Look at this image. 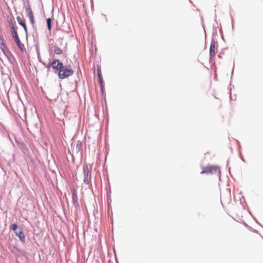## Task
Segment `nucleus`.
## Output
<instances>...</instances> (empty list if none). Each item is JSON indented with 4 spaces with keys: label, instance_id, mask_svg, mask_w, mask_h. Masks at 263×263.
<instances>
[{
    "label": "nucleus",
    "instance_id": "f257e3e1",
    "mask_svg": "<svg viewBox=\"0 0 263 263\" xmlns=\"http://www.w3.org/2000/svg\"><path fill=\"white\" fill-rule=\"evenodd\" d=\"M73 73V70L71 69L70 66H65V68L61 69L59 72V77L61 79L68 78Z\"/></svg>",
    "mask_w": 263,
    "mask_h": 263
},
{
    "label": "nucleus",
    "instance_id": "f03ea898",
    "mask_svg": "<svg viewBox=\"0 0 263 263\" xmlns=\"http://www.w3.org/2000/svg\"><path fill=\"white\" fill-rule=\"evenodd\" d=\"M11 33L12 34V36L13 38L14 39V40L17 44V47L20 49L21 51H23L24 50V45L21 42L19 37L18 36V34L17 33V31L14 28V27L12 26L11 27Z\"/></svg>",
    "mask_w": 263,
    "mask_h": 263
},
{
    "label": "nucleus",
    "instance_id": "7ed1b4c3",
    "mask_svg": "<svg viewBox=\"0 0 263 263\" xmlns=\"http://www.w3.org/2000/svg\"><path fill=\"white\" fill-rule=\"evenodd\" d=\"M91 168V167H88L87 164H84L83 165L84 182L86 184H88L89 183V179L90 178L91 176L90 174Z\"/></svg>",
    "mask_w": 263,
    "mask_h": 263
},
{
    "label": "nucleus",
    "instance_id": "20e7f679",
    "mask_svg": "<svg viewBox=\"0 0 263 263\" xmlns=\"http://www.w3.org/2000/svg\"><path fill=\"white\" fill-rule=\"evenodd\" d=\"M50 67H52L53 69L58 71L59 72L61 70V69L64 68L63 63L57 59L53 60L52 62L49 63L47 66V68H49Z\"/></svg>",
    "mask_w": 263,
    "mask_h": 263
},
{
    "label": "nucleus",
    "instance_id": "39448f33",
    "mask_svg": "<svg viewBox=\"0 0 263 263\" xmlns=\"http://www.w3.org/2000/svg\"><path fill=\"white\" fill-rule=\"evenodd\" d=\"M0 48L4 53V54L8 58L11 56V53L9 49L6 46L4 43L2 42L0 43Z\"/></svg>",
    "mask_w": 263,
    "mask_h": 263
},
{
    "label": "nucleus",
    "instance_id": "423d86ee",
    "mask_svg": "<svg viewBox=\"0 0 263 263\" xmlns=\"http://www.w3.org/2000/svg\"><path fill=\"white\" fill-rule=\"evenodd\" d=\"M26 11L28 14V15L29 16V18L31 23L32 24H33L34 23L35 20H34L32 11L29 5H28V6L26 7Z\"/></svg>",
    "mask_w": 263,
    "mask_h": 263
},
{
    "label": "nucleus",
    "instance_id": "0eeeda50",
    "mask_svg": "<svg viewBox=\"0 0 263 263\" xmlns=\"http://www.w3.org/2000/svg\"><path fill=\"white\" fill-rule=\"evenodd\" d=\"M15 234L17 237H19L20 240L22 242H25V237L24 235V233H23L22 229H20L18 231H17V232H15Z\"/></svg>",
    "mask_w": 263,
    "mask_h": 263
},
{
    "label": "nucleus",
    "instance_id": "6e6552de",
    "mask_svg": "<svg viewBox=\"0 0 263 263\" xmlns=\"http://www.w3.org/2000/svg\"><path fill=\"white\" fill-rule=\"evenodd\" d=\"M215 42H212L210 45V54L211 57H214L215 55Z\"/></svg>",
    "mask_w": 263,
    "mask_h": 263
},
{
    "label": "nucleus",
    "instance_id": "1a4fd4ad",
    "mask_svg": "<svg viewBox=\"0 0 263 263\" xmlns=\"http://www.w3.org/2000/svg\"><path fill=\"white\" fill-rule=\"evenodd\" d=\"M16 19H17L19 24H20L21 26H22L23 27L24 29H25V30L26 31H27V27L26 26V24H25L24 21L19 16H17Z\"/></svg>",
    "mask_w": 263,
    "mask_h": 263
},
{
    "label": "nucleus",
    "instance_id": "9d476101",
    "mask_svg": "<svg viewBox=\"0 0 263 263\" xmlns=\"http://www.w3.org/2000/svg\"><path fill=\"white\" fill-rule=\"evenodd\" d=\"M82 147V143L81 141L79 140L77 142L76 147V151L77 152H79L81 149Z\"/></svg>",
    "mask_w": 263,
    "mask_h": 263
},
{
    "label": "nucleus",
    "instance_id": "9b49d317",
    "mask_svg": "<svg viewBox=\"0 0 263 263\" xmlns=\"http://www.w3.org/2000/svg\"><path fill=\"white\" fill-rule=\"evenodd\" d=\"M72 200L75 203H78L77 195L74 190L72 191Z\"/></svg>",
    "mask_w": 263,
    "mask_h": 263
},
{
    "label": "nucleus",
    "instance_id": "f8f14e48",
    "mask_svg": "<svg viewBox=\"0 0 263 263\" xmlns=\"http://www.w3.org/2000/svg\"><path fill=\"white\" fill-rule=\"evenodd\" d=\"M54 52L57 54H60L62 53L63 51L60 48L56 46L54 48Z\"/></svg>",
    "mask_w": 263,
    "mask_h": 263
},
{
    "label": "nucleus",
    "instance_id": "ddd939ff",
    "mask_svg": "<svg viewBox=\"0 0 263 263\" xmlns=\"http://www.w3.org/2000/svg\"><path fill=\"white\" fill-rule=\"evenodd\" d=\"M47 24L48 30L50 31L51 28V20L50 18L47 19Z\"/></svg>",
    "mask_w": 263,
    "mask_h": 263
},
{
    "label": "nucleus",
    "instance_id": "4468645a",
    "mask_svg": "<svg viewBox=\"0 0 263 263\" xmlns=\"http://www.w3.org/2000/svg\"><path fill=\"white\" fill-rule=\"evenodd\" d=\"M11 228L12 230L15 233V232H17V225L15 223H13L11 226Z\"/></svg>",
    "mask_w": 263,
    "mask_h": 263
},
{
    "label": "nucleus",
    "instance_id": "2eb2a0df",
    "mask_svg": "<svg viewBox=\"0 0 263 263\" xmlns=\"http://www.w3.org/2000/svg\"><path fill=\"white\" fill-rule=\"evenodd\" d=\"M211 170H212L211 167H207V168H205L203 171H202L201 172V173L202 174L204 173H208V172H211Z\"/></svg>",
    "mask_w": 263,
    "mask_h": 263
},
{
    "label": "nucleus",
    "instance_id": "dca6fc26",
    "mask_svg": "<svg viewBox=\"0 0 263 263\" xmlns=\"http://www.w3.org/2000/svg\"><path fill=\"white\" fill-rule=\"evenodd\" d=\"M110 220L112 223V225H113V213L112 211H111ZM112 227L113 226H112Z\"/></svg>",
    "mask_w": 263,
    "mask_h": 263
},
{
    "label": "nucleus",
    "instance_id": "f3484780",
    "mask_svg": "<svg viewBox=\"0 0 263 263\" xmlns=\"http://www.w3.org/2000/svg\"><path fill=\"white\" fill-rule=\"evenodd\" d=\"M98 74L99 78H100V77H101V71H98Z\"/></svg>",
    "mask_w": 263,
    "mask_h": 263
},
{
    "label": "nucleus",
    "instance_id": "a211bd4d",
    "mask_svg": "<svg viewBox=\"0 0 263 263\" xmlns=\"http://www.w3.org/2000/svg\"><path fill=\"white\" fill-rule=\"evenodd\" d=\"M96 262H97V263H100V261H99L98 260H96Z\"/></svg>",
    "mask_w": 263,
    "mask_h": 263
},
{
    "label": "nucleus",
    "instance_id": "6ab92c4d",
    "mask_svg": "<svg viewBox=\"0 0 263 263\" xmlns=\"http://www.w3.org/2000/svg\"><path fill=\"white\" fill-rule=\"evenodd\" d=\"M108 214L109 215L110 214V213H109V207H108Z\"/></svg>",
    "mask_w": 263,
    "mask_h": 263
}]
</instances>
